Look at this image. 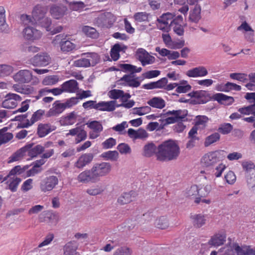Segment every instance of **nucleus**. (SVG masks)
Instances as JSON below:
<instances>
[{"mask_svg":"<svg viewBox=\"0 0 255 255\" xmlns=\"http://www.w3.org/2000/svg\"><path fill=\"white\" fill-rule=\"evenodd\" d=\"M156 156L159 161H170L177 159L180 148L175 140L168 139L163 141L157 147Z\"/></svg>","mask_w":255,"mask_h":255,"instance_id":"nucleus-1","label":"nucleus"},{"mask_svg":"<svg viewBox=\"0 0 255 255\" xmlns=\"http://www.w3.org/2000/svg\"><path fill=\"white\" fill-rule=\"evenodd\" d=\"M24 25H38L45 28L47 31L52 29V21L48 17H20Z\"/></svg>","mask_w":255,"mask_h":255,"instance_id":"nucleus-2","label":"nucleus"},{"mask_svg":"<svg viewBox=\"0 0 255 255\" xmlns=\"http://www.w3.org/2000/svg\"><path fill=\"white\" fill-rule=\"evenodd\" d=\"M188 115L186 110L168 111L166 113L160 115V117L163 118L168 125L174 124L179 121H183Z\"/></svg>","mask_w":255,"mask_h":255,"instance_id":"nucleus-3","label":"nucleus"},{"mask_svg":"<svg viewBox=\"0 0 255 255\" xmlns=\"http://www.w3.org/2000/svg\"><path fill=\"white\" fill-rule=\"evenodd\" d=\"M225 151L224 150H217L211 151L205 154L201 159V162L205 166L208 167L213 165L225 157Z\"/></svg>","mask_w":255,"mask_h":255,"instance_id":"nucleus-4","label":"nucleus"},{"mask_svg":"<svg viewBox=\"0 0 255 255\" xmlns=\"http://www.w3.org/2000/svg\"><path fill=\"white\" fill-rule=\"evenodd\" d=\"M51 61L50 56L46 53L37 54L28 60V64L35 67H43L48 65Z\"/></svg>","mask_w":255,"mask_h":255,"instance_id":"nucleus-5","label":"nucleus"},{"mask_svg":"<svg viewBox=\"0 0 255 255\" xmlns=\"http://www.w3.org/2000/svg\"><path fill=\"white\" fill-rule=\"evenodd\" d=\"M99 180L100 177L107 175L112 170L111 164L109 162H102L96 163L92 167Z\"/></svg>","mask_w":255,"mask_h":255,"instance_id":"nucleus-6","label":"nucleus"},{"mask_svg":"<svg viewBox=\"0 0 255 255\" xmlns=\"http://www.w3.org/2000/svg\"><path fill=\"white\" fill-rule=\"evenodd\" d=\"M77 180L83 183H95L99 181L92 168L80 173L77 177Z\"/></svg>","mask_w":255,"mask_h":255,"instance_id":"nucleus-7","label":"nucleus"},{"mask_svg":"<svg viewBox=\"0 0 255 255\" xmlns=\"http://www.w3.org/2000/svg\"><path fill=\"white\" fill-rule=\"evenodd\" d=\"M58 183V178L54 175L49 176L42 180L40 183V189L42 192L51 191Z\"/></svg>","mask_w":255,"mask_h":255,"instance_id":"nucleus-8","label":"nucleus"},{"mask_svg":"<svg viewBox=\"0 0 255 255\" xmlns=\"http://www.w3.org/2000/svg\"><path fill=\"white\" fill-rule=\"evenodd\" d=\"M5 99L2 102L1 107L5 109H13L16 107L17 101H20L21 97L16 94L8 93L5 97Z\"/></svg>","mask_w":255,"mask_h":255,"instance_id":"nucleus-9","label":"nucleus"},{"mask_svg":"<svg viewBox=\"0 0 255 255\" xmlns=\"http://www.w3.org/2000/svg\"><path fill=\"white\" fill-rule=\"evenodd\" d=\"M13 78L18 83H28L32 80V73L28 70H20L13 75Z\"/></svg>","mask_w":255,"mask_h":255,"instance_id":"nucleus-10","label":"nucleus"},{"mask_svg":"<svg viewBox=\"0 0 255 255\" xmlns=\"http://www.w3.org/2000/svg\"><path fill=\"white\" fill-rule=\"evenodd\" d=\"M136 56L137 58L143 66H145L147 64H152L155 62L154 57L149 55L145 49L142 48L137 49Z\"/></svg>","mask_w":255,"mask_h":255,"instance_id":"nucleus-11","label":"nucleus"},{"mask_svg":"<svg viewBox=\"0 0 255 255\" xmlns=\"http://www.w3.org/2000/svg\"><path fill=\"white\" fill-rule=\"evenodd\" d=\"M22 33L25 39L31 41L39 39L42 35L40 31L29 26L23 29Z\"/></svg>","mask_w":255,"mask_h":255,"instance_id":"nucleus-12","label":"nucleus"},{"mask_svg":"<svg viewBox=\"0 0 255 255\" xmlns=\"http://www.w3.org/2000/svg\"><path fill=\"white\" fill-rule=\"evenodd\" d=\"M94 154L87 153L82 154L75 163V166L79 169L83 168L86 165L90 164L93 159Z\"/></svg>","mask_w":255,"mask_h":255,"instance_id":"nucleus-13","label":"nucleus"},{"mask_svg":"<svg viewBox=\"0 0 255 255\" xmlns=\"http://www.w3.org/2000/svg\"><path fill=\"white\" fill-rule=\"evenodd\" d=\"M65 109L66 107L63 103H60L59 101H56L53 104L52 108L47 112L46 116L47 117L57 116L62 113Z\"/></svg>","mask_w":255,"mask_h":255,"instance_id":"nucleus-14","label":"nucleus"},{"mask_svg":"<svg viewBox=\"0 0 255 255\" xmlns=\"http://www.w3.org/2000/svg\"><path fill=\"white\" fill-rule=\"evenodd\" d=\"M33 143H29L23 146V147L20 148L17 150L16 152H15L9 158V160L8 161V163H11L13 161H18L22 157H23L25 152H27V150L29 148H31L33 146Z\"/></svg>","mask_w":255,"mask_h":255,"instance_id":"nucleus-15","label":"nucleus"},{"mask_svg":"<svg viewBox=\"0 0 255 255\" xmlns=\"http://www.w3.org/2000/svg\"><path fill=\"white\" fill-rule=\"evenodd\" d=\"M208 73V70L205 67L198 66L189 70L186 74L189 77H197L205 76Z\"/></svg>","mask_w":255,"mask_h":255,"instance_id":"nucleus-16","label":"nucleus"},{"mask_svg":"<svg viewBox=\"0 0 255 255\" xmlns=\"http://www.w3.org/2000/svg\"><path fill=\"white\" fill-rule=\"evenodd\" d=\"M61 88L63 92L75 93L78 89V83L75 80H70L65 82Z\"/></svg>","mask_w":255,"mask_h":255,"instance_id":"nucleus-17","label":"nucleus"},{"mask_svg":"<svg viewBox=\"0 0 255 255\" xmlns=\"http://www.w3.org/2000/svg\"><path fill=\"white\" fill-rule=\"evenodd\" d=\"M55 129V126H51L49 124H40L38 126L37 132L39 137H43Z\"/></svg>","mask_w":255,"mask_h":255,"instance_id":"nucleus-18","label":"nucleus"},{"mask_svg":"<svg viewBox=\"0 0 255 255\" xmlns=\"http://www.w3.org/2000/svg\"><path fill=\"white\" fill-rule=\"evenodd\" d=\"M128 136L133 139H144L148 137V134L146 130L140 128L137 130L133 128H129L128 130Z\"/></svg>","mask_w":255,"mask_h":255,"instance_id":"nucleus-19","label":"nucleus"},{"mask_svg":"<svg viewBox=\"0 0 255 255\" xmlns=\"http://www.w3.org/2000/svg\"><path fill=\"white\" fill-rule=\"evenodd\" d=\"M78 245L75 241H70L64 246V255H79L77 252Z\"/></svg>","mask_w":255,"mask_h":255,"instance_id":"nucleus-20","label":"nucleus"},{"mask_svg":"<svg viewBox=\"0 0 255 255\" xmlns=\"http://www.w3.org/2000/svg\"><path fill=\"white\" fill-rule=\"evenodd\" d=\"M215 100L221 104L231 105L234 102L233 97L225 95L222 93H217L213 96Z\"/></svg>","mask_w":255,"mask_h":255,"instance_id":"nucleus-21","label":"nucleus"},{"mask_svg":"<svg viewBox=\"0 0 255 255\" xmlns=\"http://www.w3.org/2000/svg\"><path fill=\"white\" fill-rule=\"evenodd\" d=\"M226 236L225 233L217 234L211 237L208 244L212 246H219L224 244L226 241Z\"/></svg>","mask_w":255,"mask_h":255,"instance_id":"nucleus-22","label":"nucleus"},{"mask_svg":"<svg viewBox=\"0 0 255 255\" xmlns=\"http://www.w3.org/2000/svg\"><path fill=\"white\" fill-rule=\"evenodd\" d=\"M190 218L194 227L199 228L206 224V217L201 214L191 215Z\"/></svg>","mask_w":255,"mask_h":255,"instance_id":"nucleus-23","label":"nucleus"},{"mask_svg":"<svg viewBox=\"0 0 255 255\" xmlns=\"http://www.w3.org/2000/svg\"><path fill=\"white\" fill-rule=\"evenodd\" d=\"M67 10V7L63 5L53 4L50 8V13L53 16H64Z\"/></svg>","mask_w":255,"mask_h":255,"instance_id":"nucleus-24","label":"nucleus"},{"mask_svg":"<svg viewBox=\"0 0 255 255\" xmlns=\"http://www.w3.org/2000/svg\"><path fill=\"white\" fill-rule=\"evenodd\" d=\"M116 103V101L100 102L98 103V110L102 111L112 112L115 109Z\"/></svg>","mask_w":255,"mask_h":255,"instance_id":"nucleus-25","label":"nucleus"},{"mask_svg":"<svg viewBox=\"0 0 255 255\" xmlns=\"http://www.w3.org/2000/svg\"><path fill=\"white\" fill-rule=\"evenodd\" d=\"M134 193V192L132 191L123 193L119 197L118 202L121 205H124L130 203L134 200L135 197Z\"/></svg>","mask_w":255,"mask_h":255,"instance_id":"nucleus-26","label":"nucleus"},{"mask_svg":"<svg viewBox=\"0 0 255 255\" xmlns=\"http://www.w3.org/2000/svg\"><path fill=\"white\" fill-rule=\"evenodd\" d=\"M134 76H131V75H125L120 79V81L126 82L127 83L124 84L125 86L136 88L139 86L140 83L136 80L138 78L134 79Z\"/></svg>","mask_w":255,"mask_h":255,"instance_id":"nucleus-27","label":"nucleus"},{"mask_svg":"<svg viewBox=\"0 0 255 255\" xmlns=\"http://www.w3.org/2000/svg\"><path fill=\"white\" fill-rule=\"evenodd\" d=\"M48 10V6L37 4L34 6L32 9V16H45Z\"/></svg>","mask_w":255,"mask_h":255,"instance_id":"nucleus-28","label":"nucleus"},{"mask_svg":"<svg viewBox=\"0 0 255 255\" xmlns=\"http://www.w3.org/2000/svg\"><path fill=\"white\" fill-rule=\"evenodd\" d=\"M47 93H52L54 96H58L63 93L62 88L49 89L47 87L41 89L39 91L38 96H35V100H37L40 97L45 95Z\"/></svg>","mask_w":255,"mask_h":255,"instance_id":"nucleus-29","label":"nucleus"},{"mask_svg":"<svg viewBox=\"0 0 255 255\" xmlns=\"http://www.w3.org/2000/svg\"><path fill=\"white\" fill-rule=\"evenodd\" d=\"M12 88L16 92L25 95H29L34 91L33 87L30 86H20L18 84H14L12 86Z\"/></svg>","mask_w":255,"mask_h":255,"instance_id":"nucleus-30","label":"nucleus"},{"mask_svg":"<svg viewBox=\"0 0 255 255\" xmlns=\"http://www.w3.org/2000/svg\"><path fill=\"white\" fill-rule=\"evenodd\" d=\"M147 104L150 106L162 109L165 106V102L163 99L160 97H154L147 101Z\"/></svg>","mask_w":255,"mask_h":255,"instance_id":"nucleus-31","label":"nucleus"},{"mask_svg":"<svg viewBox=\"0 0 255 255\" xmlns=\"http://www.w3.org/2000/svg\"><path fill=\"white\" fill-rule=\"evenodd\" d=\"M242 166L245 171L246 179L252 176L253 173H255V165L254 163L250 162H245L242 163Z\"/></svg>","mask_w":255,"mask_h":255,"instance_id":"nucleus-32","label":"nucleus"},{"mask_svg":"<svg viewBox=\"0 0 255 255\" xmlns=\"http://www.w3.org/2000/svg\"><path fill=\"white\" fill-rule=\"evenodd\" d=\"M157 148L154 143L151 142L145 144L143 147V155L145 157H151L156 152Z\"/></svg>","mask_w":255,"mask_h":255,"instance_id":"nucleus-33","label":"nucleus"},{"mask_svg":"<svg viewBox=\"0 0 255 255\" xmlns=\"http://www.w3.org/2000/svg\"><path fill=\"white\" fill-rule=\"evenodd\" d=\"M60 49L63 52H68L76 49L75 44L71 41L66 40L61 41L60 43Z\"/></svg>","mask_w":255,"mask_h":255,"instance_id":"nucleus-34","label":"nucleus"},{"mask_svg":"<svg viewBox=\"0 0 255 255\" xmlns=\"http://www.w3.org/2000/svg\"><path fill=\"white\" fill-rule=\"evenodd\" d=\"M82 32L87 36L93 39H97L99 36V33L95 28L89 26H84L82 27Z\"/></svg>","mask_w":255,"mask_h":255,"instance_id":"nucleus-35","label":"nucleus"},{"mask_svg":"<svg viewBox=\"0 0 255 255\" xmlns=\"http://www.w3.org/2000/svg\"><path fill=\"white\" fill-rule=\"evenodd\" d=\"M44 151V147L41 145H37L34 147L29 148L27 150L28 155L31 158H33L41 154Z\"/></svg>","mask_w":255,"mask_h":255,"instance_id":"nucleus-36","label":"nucleus"},{"mask_svg":"<svg viewBox=\"0 0 255 255\" xmlns=\"http://www.w3.org/2000/svg\"><path fill=\"white\" fill-rule=\"evenodd\" d=\"M55 216L52 213L48 211H44L39 216L40 222H47L50 223L51 221L55 219Z\"/></svg>","mask_w":255,"mask_h":255,"instance_id":"nucleus-37","label":"nucleus"},{"mask_svg":"<svg viewBox=\"0 0 255 255\" xmlns=\"http://www.w3.org/2000/svg\"><path fill=\"white\" fill-rule=\"evenodd\" d=\"M220 138V134L218 132H214L206 137L204 141V146L208 147L211 144L219 141Z\"/></svg>","mask_w":255,"mask_h":255,"instance_id":"nucleus-38","label":"nucleus"},{"mask_svg":"<svg viewBox=\"0 0 255 255\" xmlns=\"http://www.w3.org/2000/svg\"><path fill=\"white\" fill-rule=\"evenodd\" d=\"M251 105L246 107L240 108L238 109V112L241 114L245 115H253L254 116L255 113V104L254 103H250Z\"/></svg>","mask_w":255,"mask_h":255,"instance_id":"nucleus-39","label":"nucleus"},{"mask_svg":"<svg viewBox=\"0 0 255 255\" xmlns=\"http://www.w3.org/2000/svg\"><path fill=\"white\" fill-rule=\"evenodd\" d=\"M196 121L195 124L193 127H198V129H203L206 126V124L208 122L209 119L206 116H197L196 117Z\"/></svg>","mask_w":255,"mask_h":255,"instance_id":"nucleus-40","label":"nucleus"},{"mask_svg":"<svg viewBox=\"0 0 255 255\" xmlns=\"http://www.w3.org/2000/svg\"><path fill=\"white\" fill-rule=\"evenodd\" d=\"M195 98L200 101L202 104H205L209 101L210 97L207 91L200 90L196 91Z\"/></svg>","mask_w":255,"mask_h":255,"instance_id":"nucleus-41","label":"nucleus"},{"mask_svg":"<svg viewBox=\"0 0 255 255\" xmlns=\"http://www.w3.org/2000/svg\"><path fill=\"white\" fill-rule=\"evenodd\" d=\"M195 98L200 101L202 104H205L209 101L210 97L207 91L200 90L196 91Z\"/></svg>","mask_w":255,"mask_h":255,"instance_id":"nucleus-42","label":"nucleus"},{"mask_svg":"<svg viewBox=\"0 0 255 255\" xmlns=\"http://www.w3.org/2000/svg\"><path fill=\"white\" fill-rule=\"evenodd\" d=\"M101 157L106 159V160H110L112 161H116L119 158V153L117 151H108L103 153Z\"/></svg>","mask_w":255,"mask_h":255,"instance_id":"nucleus-43","label":"nucleus"},{"mask_svg":"<svg viewBox=\"0 0 255 255\" xmlns=\"http://www.w3.org/2000/svg\"><path fill=\"white\" fill-rule=\"evenodd\" d=\"M155 226L160 229H165L169 225L168 221L166 217L161 216L157 219L154 222Z\"/></svg>","mask_w":255,"mask_h":255,"instance_id":"nucleus-44","label":"nucleus"},{"mask_svg":"<svg viewBox=\"0 0 255 255\" xmlns=\"http://www.w3.org/2000/svg\"><path fill=\"white\" fill-rule=\"evenodd\" d=\"M13 71V67L9 65H0V77H6L10 75Z\"/></svg>","mask_w":255,"mask_h":255,"instance_id":"nucleus-45","label":"nucleus"},{"mask_svg":"<svg viewBox=\"0 0 255 255\" xmlns=\"http://www.w3.org/2000/svg\"><path fill=\"white\" fill-rule=\"evenodd\" d=\"M230 77L232 79L237 80L245 83L248 81V75L245 73H233L230 74Z\"/></svg>","mask_w":255,"mask_h":255,"instance_id":"nucleus-46","label":"nucleus"},{"mask_svg":"<svg viewBox=\"0 0 255 255\" xmlns=\"http://www.w3.org/2000/svg\"><path fill=\"white\" fill-rule=\"evenodd\" d=\"M121 45L119 43L115 44L112 48L110 55L114 61H117L120 57L119 52L121 51Z\"/></svg>","mask_w":255,"mask_h":255,"instance_id":"nucleus-47","label":"nucleus"},{"mask_svg":"<svg viewBox=\"0 0 255 255\" xmlns=\"http://www.w3.org/2000/svg\"><path fill=\"white\" fill-rule=\"evenodd\" d=\"M21 178L17 177H12L10 178L8 185V188L11 192H15L17 190V186L21 182Z\"/></svg>","mask_w":255,"mask_h":255,"instance_id":"nucleus-48","label":"nucleus"},{"mask_svg":"<svg viewBox=\"0 0 255 255\" xmlns=\"http://www.w3.org/2000/svg\"><path fill=\"white\" fill-rule=\"evenodd\" d=\"M132 111L133 114L142 116L150 112L151 108L148 106H144L139 108H134L132 109Z\"/></svg>","mask_w":255,"mask_h":255,"instance_id":"nucleus-49","label":"nucleus"},{"mask_svg":"<svg viewBox=\"0 0 255 255\" xmlns=\"http://www.w3.org/2000/svg\"><path fill=\"white\" fill-rule=\"evenodd\" d=\"M87 125L93 131H95L97 132H101L103 130V126L98 121H94L89 123H87Z\"/></svg>","mask_w":255,"mask_h":255,"instance_id":"nucleus-50","label":"nucleus"},{"mask_svg":"<svg viewBox=\"0 0 255 255\" xmlns=\"http://www.w3.org/2000/svg\"><path fill=\"white\" fill-rule=\"evenodd\" d=\"M198 187L194 185L190 187V189L186 192L187 197L190 198H195L198 197Z\"/></svg>","mask_w":255,"mask_h":255,"instance_id":"nucleus-51","label":"nucleus"},{"mask_svg":"<svg viewBox=\"0 0 255 255\" xmlns=\"http://www.w3.org/2000/svg\"><path fill=\"white\" fill-rule=\"evenodd\" d=\"M69 7L72 10L80 11L84 8L85 5L82 1H72L69 3Z\"/></svg>","mask_w":255,"mask_h":255,"instance_id":"nucleus-52","label":"nucleus"},{"mask_svg":"<svg viewBox=\"0 0 255 255\" xmlns=\"http://www.w3.org/2000/svg\"><path fill=\"white\" fill-rule=\"evenodd\" d=\"M211 189V186L208 184L200 188H198V197H205L207 196Z\"/></svg>","mask_w":255,"mask_h":255,"instance_id":"nucleus-53","label":"nucleus"},{"mask_svg":"<svg viewBox=\"0 0 255 255\" xmlns=\"http://www.w3.org/2000/svg\"><path fill=\"white\" fill-rule=\"evenodd\" d=\"M59 78L56 76H49L45 77L42 82L44 85H53L58 82Z\"/></svg>","mask_w":255,"mask_h":255,"instance_id":"nucleus-54","label":"nucleus"},{"mask_svg":"<svg viewBox=\"0 0 255 255\" xmlns=\"http://www.w3.org/2000/svg\"><path fill=\"white\" fill-rule=\"evenodd\" d=\"M124 91L121 90L114 89L112 90L109 92V96L110 98L113 99H118L120 98L123 97Z\"/></svg>","mask_w":255,"mask_h":255,"instance_id":"nucleus-55","label":"nucleus"},{"mask_svg":"<svg viewBox=\"0 0 255 255\" xmlns=\"http://www.w3.org/2000/svg\"><path fill=\"white\" fill-rule=\"evenodd\" d=\"M74 65L76 67H87L91 66L90 61L87 58H81L74 62Z\"/></svg>","mask_w":255,"mask_h":255,"instance_id":"nucleus-56","label":"nucleus"},{"mask_svg":"<svg viewBox=\"0 0 255 255\" xmlns=\"http://www.w3.org/2000/svg\"><path fill=\"white\" fill-rule=\"evenodd\" d=\"M131 250L128 247H122L118 249L113 255H131Z\"/></svg>","mask_w":255,"mask_h":255,"instance_id":"nucleus-57","label":"nucleus"},{"mask_svg":"<svg viewBox=\"0 0 255 255\" xmlns=\"http://www.w3.org/2000/svg\"><path fill=\"white\" fill-rule=\"evenodd\" d=\"M9 30V28L6 22L5 17H0V31L7 33Z\"/></svg>","mask_w":255,"mask_h":255,"instance_id":"nucleus-58","label":"nucleus"},{"mask_svg":"<svg viewBox=\"0 0 255 255\" xmlns=\"http://www.w3.org/2000/svg\"><path fill=\"white\" fill-rule=\"evenodd\" d=\"M87 57L92 66H95L99 62V57L98 54L96 53H87Z\"/></svg>","mask_w":255,"mask_h":255,"instance_id":"nucleus-59","label":"nucleus"},{"mask_svg":"<svg viewBox=\"0 0 255 255\" xmlns=\"http://www.w3.org/2000/svg\"><path fill=\"white\" fill-rule=\"evenodd\" d=\"M118 150L121 154L129 153L131 152V149L129 146L125 143H122L117 146Z\"/></svg>","mask_w":255,"mask_h":255,"instance_id":"nucleus-60","label":"nucleus"},{"mask_svg":"<svg viewBox=\"0 0 255 255\" xmlns=\"http://www.w3.org/2000/svg\"><path fill=\"white\" fill-rule=\"evenodd\" d=\"M233 129V126L230 124H225L222 125L221 127L218 128V131L223 134H226L230 133Z\"/></svg>","mask_w":255,"mask_h":255,"instance_id":"nucleus-61","label":"nucleus"},{"mask_svg":"<svg viewBox=\"0 0 255 255\" xmlns=\"http://www.w3.org/2000/svg\"><path fill=\"white\" fill-rule=\"evenodd\" d=\"M160 74V71L159 70H151L147 71L142 74V76L144 78L146 79H151L155 78L159 76Z\"/></svg>","mask_w":255,"mask_h":255,"instance_id":"nucleus-62","label":"nucleus"},{"mask_svg":"<svg viewBox=\"0 0 255 255\" xmlns=\"http://www.w3.org/2000/svg\"><path fill=\"white\" fill-rule=\"evenodd\" d=\"M116 144V140L113 137H110L107 140H106L104 142H103L102 144L103 148L104 149H108L111 148L113 146L115 145Z\"/></svg>","mask_w":255,"mask_h":255,"instance_id":"nucleus-63","label":"nucleus"},{"mask_svg":"<svg viewBox=\"0 0 255 255\" xmlns=\"http://www.w3.org/2000/svg\"><path fill=\"white\" fill-rule=\"evenodd\" d=\"M237 29L238 31L243 32L244 33L253 31V30L251 26L246 21H243L242 24L237 27Z\"/></svg>","mask_w":255,"mask_h":255,"instance_id":"nucleus-64","label":"nucleus"}]
</instances>
